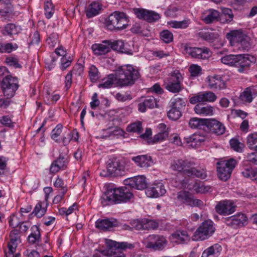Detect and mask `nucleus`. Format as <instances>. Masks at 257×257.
<instances>
[{"mask_svg": "<svg viewBox=\"0 0 257 257\" xmlns=\"http://www.w3.org/2000/svg\"><path fill=\"white\" fill-rule=\"evenodd\" d=\"M116 79V86L122 87L132 86L139 78V72L131 65L119 66L114 73Z\"/></svg>", "mask_w": 257, "mask_h": 257, "instance_id": "f257e3e1", "label": "nucleus"}, {"mask_svg": "<svg viewBox=\"0 0 257 257\" xmlns=\"http://www.w3.org/2000/svg\"><path fill=\"white\" fill-rule=\"evenodd\" d=\"M133 197V193L126 187H122L106 192L102 198L101 202L103 205L126 203Z\"/></svg>", "mask_w": 257, "mask_h": 257, "instance_id": "f03ea898", "label": "nucleus"}, {"mask_svg": "<svg viewBox=\"0 0 257 257\" xmlns=\"http://www.w3.org/2000/svg\"><path fill=\"white\" fill-rule=\"evenodd\" d=\"M226 38L232 46L243 50H248L250 47V38L241 29L230 31L226 34Z\"/></svg>", "mask_w": 257, "mask_h": 257, "instance_id": "7ed1b4c3", "label": "nucleus"}, {"mask_svg": "<svg viewBox=\"0 0 257 257\" xmlns=\"http://www.w3.org/2000/svg\"><path fill=\"white\" fill-rule=\"evenodd\" d=\"M105 25L110 31L123 29L127 26V19L124 13L115 12L105 20Z\"/></svg>", "mask_w": 257, "mask_h": 257, "instance_id": "20e7f679", "label": "nucleus"}, {"mask_svg": "<svg viewBox=\"0 0 257 257\" xmlns=\"http://www.w3.org/2000/svg\"><path fill=\"white\" fill-rule=\"evenodd\" d=\"M214 223L211 220H205L198 227L192 239L194 240H203L211 236L215 232Z\"/></svg>", "mask_w": 257, "mask_h": 257, "instance_id": "39448f33", "label": "nucleus"}, {"mask_svg": "<svg viewBox=\"0 0 257 257\" xmlns=\"http://www.w3.org/2000/svg\"><path fill=\"white\" fill-rule=\"evenodd\" d=\"M236 164V162L233 159L218 162L217 171L219 178L223 181H226L229 178Z\"/></svg>", "mask_w": 257, "mask_h": 257, "instance_id": "423d86ee", "label": "nucleus"}, {"mask_svg": "<svg viewBox=\"0 0 257 257\" xmlns=\"http://www.w3.org/2000/svg\"><path fill=\"white\" fill-rule=\"evenodd\" d=\"M19 87L18 78L11 75L5 76L1 83L3 94L8 98L13 97Z\"/></svg>", "mask_w": 257, "mask_h": 257, "instance_id": "0eeeda50", "label": "nucleus"}, {"mask_svg": "<svg viewBox=\"0 0 257 257\" xmlns=\"http://www.w3.org/2000/svg\"><path fill=\"white\" fill-rule=\"evenodd\" d=\"M183 77L180 71L175 70L173 71L165 82V88L172 93H178L182 89L181 82Z\"/></svg>", "mask_w": 257, "mask_h": 257, "instance_id": "6e6552de", "label": "nucleus"}, {"mask_svg": "<svg viewBox=\"0 0 257 257\" xmlns=\"http://www.w3.org/2000/svg\"><path fill=\"white\" fill-rule=\"evenodd\" d=\"M184 52L192 58L198 59H207L212 55L211 51L207 47H192L187 44L184 46Z\"/></svg>", "mask_w": 257, "mask_h": 257, "instance_id": "1a4fd4ad", "label": "nucleus"}, {"mask_svg": "<svg viewBox=\"0 0 257 257\" xmlns=\"http://www.w3.org/2000/svg\"><path fill=\"white\" fill-rule=\"evenodd\" d=\"M107 169L110 174L115 176H123L126 172L124 162L115 158L108 161Z\"/></svg>", "mask_w": 257, "mask_h": 257, "instance_id": "9d476101", "label": "nucleus"}, {"mask_svg": "<svg viewBox=\"0 0 257 257\" xmlns=\"http://www.w3.org/2000/svg\"><path fill=\"white\" fill-rule=\"evenodd\" d=\"M147 248H153L154 250H162L167 244L166 238L161 235L152 234L145 238L143 241Z\"/></svg>", "mask_w": 257, "mask_h": 257, "instance_id": "9b49d317", "label": "nucleus"}, {"mask_svg": "<svg viewBox=\"0 0 257 257\" xmlns=\"http://www.w3.org/2000/svg\"><path fill=\"white\" fill-rule=\"evenodd\" d=\"M185 106L184 100L180 98L172 100L171 108L168 111V117L174 120L178 119L181 116V109Z\"/></svg>", "mask_w": 257, "mask_h": 257, "instance_id": "f8f14e48", "label": "nucleus"}, {"mask_svg": "<svg viewBox=\"0 0 257 257\" xmlns=\"http://www.w3.org/2000/svg\"><path fill=\"white\" fill-rule=\"evenodd\" d=\"M10 241L8 243V250L5 251L6 257H14L18 244L21 242L20 231L14 229L10 233Z\"/></svg>", "mask_w": 257, "mask_h": 257, "instance_id": "ddd939ff", "label": "nucleus"}, {"mask_svg": "<svg viewBox=\"0 0 257 257\" xmlns=\"http://www.w3.org/2000/svg\"><path fill=\"white\" fill-rule=\"evenodd\" d=\"M107 243L110 247L108 252L109 257H125L122 250L129 247L127 242H118L110 240Z\"/></svg>", "mask_w": 257, "mask_h": 257, "instance_id": "4468645a", "label": "nucleus"}, {"mask_svg": "<svg viewBox=\"0 0 257 257\" xmlns=\"http://www.w3.org/2000/svg\"><path fill=\"white\" fill-rule=\"evenodd\" d=\"M195 165V163L189 160L178 159L174 160L171 165V168L174 171L182 173L188 176L192 166Z\"/></svg>", "mask_w": 257, "mask_h": 257, "instance_id": "2eb2a0df", "label": "nucleus"}, {"mask_svg": "<svg viewBox=\"0 0 257 257\" xmlns=\"http://www.w3.org/2000/svg\"><path fill=\"white\" fill-rule=\"evenodd\" d=\"M177 197L181 203L191 207L199 208L204 207L203 202L201 200L191 197L188 192L180 191L178 193Z\"/></svg>", "mask_w": 257, "mask_h": 257, "instance_id": "dca6fc26", "label": "nucleus"}, {"mask_svg": "<svg viewBox=\"0 0 257 257\" xmlns=\"http://www.w3.org/2000/svg\"><path fill=\"white\" fill-rule=\"evenodd\" d=\"M217 99V96L214 93L211 91L200 92L191 97L189 99V102L192 104H195L198 102H212Z\"/></svg>", "mask_w": 257, "mask_h": 257, "instance_id": "f3484780", "label": "nucleus"}, {"mask_svg": "<svg viewBox=\"0 0 257 257\" xmlns=\"http://www.w3.org/2000/svg\"><path fill=\"white\" fill-rule=\"evenodd\" d=\"M124 183L125 186L138 190L145 189L147 186L146 178L143 175L128 178L124 181Z\"/></svg>", "mask_w": 257, "mask_h": 257, "instance_id": "a211bd4d", "label": "nucleus"}, {"mask_svg": "<svg viewBox=\"0 0 257 257\" xmlns=\"http://www.w3.org/2000/svg\"><path fill=\"white\" fill-rule=\"evenodd\" d=\"M225 222L228 226L233 227H242L246 225L247 217L244 214L239 213L225 218Z\"/></svg>", "mask_w": 257, "mask_h": 257, "instance_id": "6ab92c4d", "label": "nucleus"}, {"mask_svg": "<svg viewBox=\"0 0 257 257\" xmlns=\"http://www.w3.org/2000/svg\"><path fill=\"white\" fill-rule=\"evenodd\" d=\"M256 61L255 58L250 55L243 54L239 55L237 59V62L236 63V67L238 68V71L242 72L247 69L251 63H255Z\"/></svg>", "mask_w": 257, "mask_h": 257, "instance_id": "aec40b11", "label": "nucleus"}, {"mask_svg": "<svg viewBox=\"0 0 257 257\" xmlns=\"http://www.w3.org/2000/svg\"><path fill=\"white\" fill-rule=\"evenodd\" d=\"M207 79L210 89L221 90L226 88V83L220 75L209 76Z\"/></svg>", "mask_w": 257, "mask_h": 257, "instance_id": "412c9836", "label": "nucleus"}, {"mask_svg": "<svg viewBox=\"0 0 257 257\" xmlns=\"http://www.w3.org/2000/svg\"><path fill=\"white\" fill-rule=\"evenodd\" d=\"M206 128L217 135H221L225 131L224 125L215 119H208Z\"/></svg>", "mask_w": 257, "mask_h": 257, "instance_id": "4be33fe9", "label": "nucleus"}, {"mask_svg": "<svg viewBox=\"0 0 257 257\" xmlns=\"http://www.w3.org/2000/svg\"><path fill=\"white\" fill-rule=\"evenodd\" d=\"M102 11V5L98 1H93L85 8V14L87 18H93L99 15Z\"/></svg>", "mask_w": 257, "mask_h": 257, "instance_id": "5701e85b", "label": "nucleus"}, {"mask_svg": "<svg viewBox=\"0 0 257 257\" xmlns=\"http://www.w3.org/2000/svg\"><path fill=\"white\" fill-rule=\"evenodd\" d=\"M166 193V189L164 185L161 183L153 184L152 186L147 188L146 194L149 197H158L162 196Z\"/></svg>", "mask_w": 257, "mask_h": 257, "instance_id": "b1692460", "label": "nucleus"}, {"mask_svg": "<svg viewBox=\"0 0 257 257\" xmlns=\"http://www.w3.org/2000/svg\"><path fill=\"white\" fill-rule=\"evenodd\" d=\"M68 163V159L64 156H60L53 161L50 167V172L52 174L58 172L60 169H65Z\"/></svg>", "mask_w": 257, "mask_h": 257, "instance_id": "393cba45", "label": "nucleus"}, {"mask_svg": "<svg viewBox=\"0 0 257 257\" xmlns=\"http://www.w3.org/2000/svg\"><path fill=\"white\" fill-rule=\"evenodd\" d=\"M109 41H104L101 44H94L91 46L94 53L96 55H105L111 51Z\"/></svg>", "mask_w": 257, "mask_h": 257, "instance_id": "a878e982", "label": "nucleus"}, {"mask_svg": "<svg viewBox=\"0 0 257 257\" xmlns=\"http://www.w3.org/2000/svg\"><path fill=\"white\" fill-rule=\"evenodd\" d=\"M222 249L221 245L218 243L214 244L203 251L201 257H219Z\"/></svg>", "mask_w": 257, "mask_h": 257, "instance_id": "bb28decb", "label": "nucleus"}, {"mask_svg": "<svg viewBox=\"0 0 257 257\" xmlns=\"http://www.w3.org/2000/svg\"><path fill=\"white\" fill-rule=\"evenodd\" d=\"M135 163L142 168H148L153 164V161L151 156L147 155H139L132 158Z\"/></svg>", "mask_w": 257, "mask_h": 257, "instance_id": "cd10ccee", "label": "nucleus"}, {"mask_svg": "<svg viewBox=\"0 0 257 257\" xmlns=\"http://www.w3.org/2000/svg\"><path fill=\"white\" fill-rule=\"evenodd\" d=\"M205 140V138L204 136L197 134H194L192 136L184 138L185 142L188 146L192 148L197 147L201 143L204 142Z\"/></svg>", "mask_w": 257, "mask_h": 257, "instance_id": "c85d7f7f", "label": "nucleus"}, {"mask_svg": "<svg viewBox=\"0 0 257 257\" xmlns=\"http://www.w3.org/2000/svg\"><path fill=\"white\" fill-rule=\"evenodd\" d=\"M155 106H157V101L153 96H148L138 105L139 110L142 112H145L147 108H153Z\"/></svg>", "mask_w": 257, "mask_h": 257, "instance_id": "c756f323", "label": "nucleus"}, {"mask_svg": "<svg viewBox=\"0 0 257 257\" xmlns=\"http://www.w3.org/2000/svg\"><path fill=\"white\" fill-rule=\"evenodd\" d=\"M21 30L22 29L20 26L14 23H9L5 26L4 29L2 30V34L4 36L12 37L20 33Z\"/></svg>", "mask_w": 257, "mask_h": 257, "instance_id": "7c9ffc66", "label": "nucleus"}, {"mask_svg": "<svg viewBox=\"0 0 257 257\" xmlns=\"http://www.w3.org/2000/svg\"><path fill=\"white\" fill-rule=\"evenodd\" d=\"M220 16L219 12L213 9L209 10L206 14L201 17L202 20L206 24L217 21Z\"/></svg>", "mask_w": 257, "mask_h": 257, "instance_id": "2f4dec72", "label": "nucleus"}, {"mask_svg": "<svg viewBox=\"0 0 257 257\" xmlns=\"http://www.w3.org/2000/svg\"><path fill=\"white\" fill-rule=\"evenodd\" d=\"M196 113L203 116H211L214 113L213 107L209 105L196 104L194 108Z\"/></svg>", "mask_w": 257, "mask_h": 257, "instance_id": "473e14b6", "label": "nucleus"}, {"mask_svg": "<svg viewBox=\"0 0 257 257\" xmlns=\"http://www.w3.org/2000/svg\"><path fill=\"white\" fill-rule=\"evenodd\" d=\"M188 176L205 179L207 177V171L205 167L196 168L194 166H192Z\"/></svg>", "mask_w": 257, "mask_h": 257, "instance_id": "72a5a7b5", "label": "nucleus"}, {"mask_svg": "<svg viewBox=\"0 0 257 257\" xmlns=\"http://www.w3.org/2000/svg\"><path fill=\"white\" fill-rule=\"evenodd\" d=\"M208 119L192 118L189 122V126L192 128H198L206 130Z\"/></svg>", "mask_w": 257, "mask_h": 257, "instance_id": "f704fd0d", "label": "nucleus"}, {"mask_svg": "<svg viewBox=\"0 0 257 257\" xmlns=\"http://www.w3.org/2000/svg\"><path fill=\"white\" fill-rule=\"evenodd\" d=\"M113 84L116 86V79L114 74H111L107 77L104 78L101 83L98 84V87L100 88L106 89L111 88Z\"/></svg>", "mask_w": 257, "mask_h": 257, "instance_id": "c9c22d12", "label": "nucleus"}, {"mask_svg": "<svg viewBox=\"0 0 257 257\" xmlns=\"http://www.w3.org/2000/svg\"><path fill=\"white\" fill-rule=\"evenodd\" d=\"M172 239L176 242L181 243L189 240V236L186 231L178 230L172 234Z\"/></svg>", "mask_w": 257, "mask_h": 257, "instance_id": "e433bc0d", "label": "nucleus"}, {"mask_svg": "<svg viewBox=\"0 0 257 257\" xmlns=\"http://www.w3.org/2000/svg\"><path fill=\"white\" fill-rule=\"evenodd\" d=\"M40 239V232L39 228L36 225H33L31 227V233L28 237V241L32 243H37Z\"/></svg>", "mask_w": 257, "mask_h": 257, "instance_id": "4c0bfd02", "label": "nucleus"}, {"mask_svg": "<svg viewBox=\"0 0 257 257\" xmlns=\"http://www.w3.org/2000/svg\"><path fill=\"white\" fill-rule=\"evenodd\" d=\"M109 44L111 47V50L113 49L122 53L132 54L127 49L124 48V44L122 40H117L113 42L109 41Z\"/></svg>", "mask_w": 257, "mask_h": 257, "instance_id": "58836bf2", "label": "nucleus"}, {"mask_svg": "<svg viewBox=\"0 0 257 257\" xmlns=\"http://www.w3.org/2000/svg\"><path fill=\"white\" fill-rule=\"evenodd\" d=\"M239 207L236 202L231 200H224L219 201L216 205L215 209H234Z\"/></svg>", "mask_w": 257, "mask_h": 257, "instance_id": "ea45409f", "label": "nucleus"}, {"mask_svg": "<svg viewBox=\"0 0 257 257\" xmlns=\"http://www.w3.org/2000/svg\"><path fill=\"white\" fill-rule=\"evenodd\" d=\"M239 55H228L221 58V62L226 65L236 67Z\"/></svg>", "mask_w": 257, "mask_h": 257, "instance_id": "a19ab883", "label": "nucleus"}, {"mask_svg": "<svg viewBox=\"0 0 257 257\" xmlns=\"http://www.w3.org/2000/svg\"><path fill=\"white\" fill-rule=\"evenodd\" d=\"M241 173L244 177L250 178L257 183V169L248 168L245 169Z\"/></svg>", "mask_w": 257, "mask_h": 257, "instance_id": "79ce46f5", "label": "nucleus"}, {"mask_svg": "<svg viewBox=\"0 0 257 257\" xmlns=\"http://www.w3.org/2000/svg\"><path fill=\"white\" fill-rule=\"evenodd\" d=\"M18 48V45L16 43H7L6 44L0 43V52L10 53Z\"/></svg>", "mask_w": 257, "mask_h": 257, "instance_id": "37998d69", "label": "nucleus"}, {"mask_svg": "<svg viewBox=\"0 0 257 257\" xmlns=\"http://www.w3.org/2000/svg\"><path fill=\"white\" fill-rule=\"evenodd\" d=\"M190 23L189 19H185L182 21H171L169 23V25L173 28L186 29L189 26Z\"/></svg>", "mask_w": 257, "mask_h": 257, "instance_id": "c03bdc74", "label": "nucleus"}, {"mask_svg": "<svg viewBox=\"0 0 257 257\" xmlns=\"http://www.w3.org/2000/svg\"><path fill=\"white\" fill-rule=\"evenodd\" d=\"M246 144L250 149L257 151V133L251 134L247 137Z\"/></svg>", "mask_w": 257, "mask_h": 257, "instance_id": "a18cd8bd", "label": "nucleus"}, {"mask_svg": "<svg viewBox=\"0 0 257 257\" xmlns=\"http://www.w3.org/2000/svg\"><path fill=\"white\" fill-rule=\"evenodd\" d=\"M240 99L244 102H250L252 100V92L250 88H246L239 96Z\"/></svg>", "mask_w": 257, "mask_h": 257, "instance_id": "49530a36", "label": "nucleus"}, {"mask_svg": "<svg viewBox=\"0 0 257 257\" xmlns=\"http://www.w3.org/2000/svg\"><path fill=\"white\" fill-rule=\"evenodd\" d=\"M113 225V223L108 219L101 220L96 223V227L103 230H106Z\"/></svg>", "mask_w": 257, "mask_h": 257, "instance_id": "de8ad7c7", "label": "nucleus"}, {"mask_svg": "<svg viewBox=\"0 0 257 257\" xmlns=\"http://www.w3.org/2000/svg\"><path fill=\"white\" fill-rule=\"evenodd\" d=\"M142 124L141 121H137L131 123L126 128L128 132L137 133L140 134L142 132Z\"/></svg>", "mask_w": 257, "mask_h": 257, "instance_id": "09e8293b", "label": "nucleus"}, {"mask_svg": "<svg viewBox=\"0 0 257 257\" xmlns=\"http://www.w3.org/2000/svg\"><path fill=\"white\" fill-rule=\"evenodd\" d=\"M89 77L92 82H96L99 78V73L94 65H92L89 68Z\"/></svg>", "mask_w": 257, "mask_h": 257, "instance_id": "8fccbe9b", "label": "nucleus"}, {"mask_svg": "<svg viewBox=\"0 0 257 257\" xmlns=\"http://www.w3.org/2000/svg\"><path fill=\"white\" fill-rule=\"evenodd\" d=\"M222 20L223 22L230 23L233 20V15L232 11L227 8H224L222 11V15L221 16Z\"/></svg>", "mask_w": 257, "mask_h": 257, "instance_id": "3c124183", "label": "nucleus"}, {"mask_svg": "<svg viewBox=\"0 0 257 257\" xmlns=\"http://www.w3.org/2000/svg\"><path fill=\"white\" fill-rule=\"evenodd\" d=\"M45 15L47 19L52 17L54 14V7L51 2L47 1L44 5Z\"/></svg>", "mask_w": 257, "mask_h": 257, "instance_id": "603ef678", "label": "nucleus"}, {"mask_svg": "<svg viewBox=\"0 0 257 257\" xmlns=\"http://www.w3.org/2000/svg\"><path fill=\"white\" fill-rule=\"evenodd\" d=\"M169 132H159L158 134L155 135L151 140L148 142L149 143H156L158 142L162 141L168 137Z\"/></svg>", "mask_w": 257, "mask_h": 257, "instance_id": "864d4df0", "label": "nucleus"}, {"mask_svg": "<svg viewBox=\"0 0 257 257\" xmlns=\"http://www.w3.org/2000/svg\"><path fill=\"white\" fill-rule=\"evenodd\" d=\"M193 189L197 193H205L210 191L211 187L209 186H205L201 183L196 182L193 185Z\"/></svg>", "mask_w": 257, "mask_h": 257, "instance_id": "5fc2aeb1", "label": "nucleus"}, {"mask_svg": "<svg viewBox=\"0 0 257 257\" xmlns=\"http://www.w3.org/2000/svg\"><path fill=\"white\" fill-rule=\"evenodd\" d=\"M160 37L161 40L166 43L171 42L173 39V34L167 30H163L160 33Z\"/></svg>", "mask_w": 257, "mask_h": 257, "instance_id": "6e6d98bb", "label": "nucleus"}, {"mask_svg": "<svg viewBox=\"0 0 257 257\" xmlns=\"http://www.w3.org/2000/svg\"><path fill=\"white\" fill-rule=\"evenodd\" d=\"M60 97L58 94L55 93L51 94L50 92H47L45 99V101H47V103L54 104L59 99Z\"/></svg>", "mask_w": 257, "mask_h": 257, "instance_id": "4d7b16f0", "label": "nucleus"}, {"mask_svg": "<svg viewBox=\"0 0 257 257\" xmlns=\"http://www.w3.org/2000/svg\"><path fill=\"white\" fill-rule=\"evenodd\" d=\"M160 18V16L159 14L153 11H148L145 20L151 23L158 20Z\"/></svg>", "mask_w": 257, "mask_h": 257, "instance_id": "13d9d810", "label": "nucleus"}, {"mask_svg": "<svg viewBox=\"0 0 257 257\" xmlns=\"http://www.w3.org/2000/svg\"><path fill=\"white\" fill-rule=\"evenodd\" d=\"M63 126L61 124H58L52 130L51 133V138L55 140L57 142L59 141L57 139V138L60 136L62 133Z\"/></svg>", "mask_w": 257, "mask_h": 257, "instance_id": "bf43d9fd", "label": "nucleus"}, {"mask_svg": "<svg viewBox=\"0 0 257 257\" xmlns=\"http://www.w3.org/2000/svg\"><path fill=\"white\" fill-rule=\"evenodd\" d=\"M230 145L232 149L237 152L241 151L243 147V145L239 142L237 139L235 138H233L230 140Z\"/></svg>", "mask_w": 257, "mask_h": 257, "instance_id": "052dcab7", "label": "nucleus"}, {"mask_svg": "<svg viewBox=\"0 0 257 257\" xmlns=\"http://www.w3.org/2000/svg\"><path fill=\"white\" fill-rule=\"evenodd\" d=\"M6 63L10 66L15 68H21V65L19 63L18 59L15 57H8L6 59Z\"/></svg>", "mask_w": 257, "mask_h": 257, "instance_id": "680f3d73", "label": "nucleus"}, {"mask_svg": "<svg viewBox=\"0 0 257 257\" xmlns=\"http://www.w3.org/2000/svg\"><path fill=\"white\" fill-rule=\"evenodd\" d=\"M191 76L197 77L201 74V68L197 65L192 64L189 68Z\"/></svg>", "mask_w": 257, "mask_h": 257, "instance_id": "e2e57ef3", "label": "nucleus"}, {"mask_svg": "<svg viewBox=\"0 0 257 257\" xmlns=\"http://www.w3.org/2000/svg\"><path fill=\"white\" fill-rule=\"evenodd\" d=\"M131 225L132 228H135L136 230H144V219L139 220L135 219L131 222Z\"/></svg>", "mask_w": 257, "mask_h": 257, "instance_id": "0e129e2a", "label": "nucleus"}, {"mask_svg": "<svg viewBox=\"0 0 257 257\" xmlns=\"http://www.w3.org/2000/svg\"><path fill=\"white\" fill-rule=\"evenodd\" d=\"M198 35L201 38L206 41L212 40L216 38L214 33L209 32H200Z\"/></svg>", "mask_w": 257, "mask_h": 257, "instance_id": "69168bd1", "label": "nucleus"}, {"mask_svg": "<svg viewBox=\"0 0 257 257\" xmlns=\"http://www.w3.org/2000/svg\"><path fill=\"white\" fill-rule=\"evenodd\" d=\"M148 10L143 9L135 8L133 12L136 17L140 19L145 20Z\"/></svg>", "mask_w": 257, "mask_h": 257, "instance_id": "338daca9", "label": "nucleus"}, {"mask_svg": "<svg viewBox=\"0 0 257 257\" xmlns=\"http://www.w3.org/2000/svg\"><path fill=\"white\" fill-rule=\"evenodd\" d=\"M0 123L7 127H13L14 126V123L8 115L2 116L0 118Z\"/></svg>", "mask_w": 257, "mask_h": 257, "instance_id": "774afa93", "label": "nucleus"}]
</instances>
